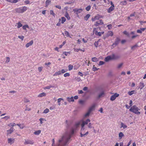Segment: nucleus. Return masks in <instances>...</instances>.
Returning <instances> with one entry per match:
<instances>
[{
	"instance_id": "nucleus-44",
	"label": "nucleus",
	"mask_w": 146,
	"mask_h": 146,
	"mask_svg": "<svg viewBox=\"0 0 146 146\" xmlns=\"http://www.w3.org/2000/svg\"><path fill=\"white\" fill-rule=\"evenodd\" d=\"M68 69L69 70H70L72 69L73 68V65L70 64L68 66Z\"/></svg>"
},
{
	"instance_id": "nucleus-57",
	"label": "nucleus",
	"mask_w": 146,
	"mask_h": 146,
	"mask_svg": "<svg viewBox=\"0 0 146 146\" xmlns=\"http://www.w3.org/2000/svg\"><path fill=\"white\" fill-rule=\"evenodd\" d=\"M50 13L51 15H52L54 17L55 16V14L54 13L53 11L52 10H51L50 11Z\"/></svg>"
},
{
	"instance_id": "nucleus-46",
	"label": "nucleus",
	"mask_w": 146,
	"mask_h": 146,
	"mask_svg": "<svg viewBox=\"0 0 146 146\" xmlns=\"http://www.w3.org/2000/svg\"><path fill=\"white\" fill-rule=\"evenodd\" d=\"M120 4L122 5H126L127 4V2L126 1H125L121 2Z\"/></svg>"
},
{
	"instance_id": "nucleus-50",
	"label": "nucleus",
	"mask_w": 146,
	"mask_h": 146,
	"mask_svg": "<svg viewBox=\"0 0 146 146\" xmlns=\"http://www.w3.org/2000/svg\"><path fill=\"white\" fill-rule=\"evenodd\" d=\"M70 76V74L69 73H66L64 74V77H66L69 76Z\"/></svg>"
},
{
	"instance_id": "nucleus-27",
	"label": "nucleus",
	"mask_w": 146,
	"mask_h": 146,
	"mask_svg": "<svg viewBox=\"0 0 146 146\" xmlns=\"http://www.w3.org/2000/svg\"><path fill=\"white\" fill-rule=\"evenodd\" d=\"M120 41V39L118 38H117L116 40L113 44H115L116 45H117L119 43Z\"/></svg>"
},
{
	"instance_id": "nucleus-47",
	"label": "nucleus",
	"mask_w": 146,
	"mask_h": 146,
	"mask_svg": "<svg viewBox=\"0 0 146 146\" xmlns=\"http://www.w3.org/2000/svg\"><path fill=\"white\" fill-rule=\"evenodd\" d=\"M49 111V110L48 108H46L44 110L43 113H48Z\"/></svg>"
},
{
	"instance_id": "nucleus-20",
	"label": "nucleus",
	"mask_w": 146,
	"mask_h": 146,
	"mask_svg": "<svg viewBox=\"0 0 146 146\" xmlns=\"http://www.w3.org/2000/svg\"><path fill=\"white\" fill-rule=\"evenodd\" d=\"M124 136V134L122 132H120L119 134V139H121Z\"/></svg>"
},
{
	"instance_id": "nucleus-34",
	"label": "nucleus",
	"mask_w": 146,
	"mask_h": 146,
	"mask_svg": "<svg viewBox=\"0 0 146 146\" xmlns=\"http://www.w3.org/2000/svg\"><path fill=\"white\" fill-rule=\"evenodd\" d=\"M104 95V91H102L98 95L99 98H100L102 96H103Z\"/></svg>"
},
{
	"instance_id": "nucleus-7",
	"label": "nucleus",
	"mask_w": 146,
	"mask_h": 146,
	"mask_svg": "<svg viewBox=\"0 0 146 146\" xmlns=\"http://www.w3.org/2000/svg\"><path fill=\"white\" fill-rule=\"evenodd\" d=\"M81 120L82 123L81 124V127H84L85 125L87 124L88 122L90 121V120L89 119H87L85 121H84L83 119Z\"/></svg>"
},
{
	"instance_id": "nucleus-26",
	"label": "nucleus",
	"mask_w": 146,
	"mask_h": 146,
	"mask_svg": "<svg viewBox=\"0 0 146 146\" xmlns=\"http://www.w3.org/2000/svg\"><path fill=\"white\" fill-rule=\"evenodd\" d=\"M90 113V112L88 111L84 115V118L88 117Z\"/></svg>"
},
{
	"instance_id": "nucleus-54",
	"label": "nucleus",
	"mask_w": 146,
	"mask_h": 146,
	"mask_svg": "<svg viewBox=\"0 0 146 146\" xmlns=\"http://www.w3.org/2000/svg\"><path fill=\"white\" fill-rule=\"evenodd\" d=\"M94 45L96 47H97L98 46V41H96L94 42Z\"/></svg>"
},
{
	"instance_id": "nucleus-49",
	"label": "nucleus",
	"mask_w": 146,
	"mask_h": 146,
	"mask_svg": "<svg viewBox=\"0 0 146 146\" xmlns=\"http://www.w3.org/2000/svg\"><path fill=\"white\" fill-rule=\"evenodd\" d=\"M2 119H5L6 120H7L8 119H9L10 118V117L9 116L7 115L6 116L2 118Z\"/></svg>"
},
{
	"instance_id": "nucleus-4",
	"label": "nucleus",
	"mask_w": 146,
	"mask_h": 146,
	"mask_svg": "<svg viewBox=\"0 0 146 146\" xmlns=\"http://www.w3.org/2000/svg\"><path fill=\"white\" fill-rule=\"evenodd\" d=\"M88 134V132L87 131L85 132V128L84 127H81V132L80 133V137H85Z\"/></svg>"
},
{
	"instance_id": "nucleus-38",
	"label": "nucleus",
	"mask_w": 146,
	"mask_h": 146,
	"mask_svg": "<svg viewBox=\"0 0 146 146\" xmlns=\"http://www.w3.org/2000/svg\"><path fill=\"white\" fill-rule=\"evenodd\" d=\"M27 7L25 6L23 7L21 9L23 13L24 12L27 10Z\"/></svg>"
},
{
	"instance_id": "nucleus-12",
	"label": "nucleus",
	"mask_w": 146,
	"mask_h": 146,
	"mask_svg": "<svg viewBox=\"0 0 146 146\" xmlns=\"http://www.w3.org/2000/svg\"><path fill=\"white\" fill-rule=\"evenodd\" d=\"M73 11L76 14H78L81 12L82 11V9H75L73 10Z\"/></svg>"
},
{
	"instance_id": "nucleus-48",
	"label": "nucleus",
	"mask_w": 146,
	"mask_h": 146,
	"mask_svg": "<svg viewBox=\"0 0 146 146\" xmlns=\"http://www.w3.org/2000/svg\"><path fill=\"white\" fill-rule=\"evenodd\" d=\"M92 61L94 62H96L98 60L97 58H96L95 57H94L92 58Z\"/></svg>"
},
{
	"instance_id": "nucleus-1",
	"label": "nucleus",
	"mask_w": 146,
	"mask_h": 146,
	"mask_svg": "<svg viewBox=\"0 0 146 146\" xmlns=\"http://www.w3.org/2000/svg\"><path fill=\"white\" fill-rule=\"evenodd\" d=\"M120 58V56L117 55H115L112 54L111 55L108 56L105 58V60L106 62H108L110 60H116Z\"/></svg>"
},
{
	"instance_id": "nucleus-9",
	"label": "nucleus",
	"mask_w": 146,
	"mask_h": 146,
	"mask_svg": "<svg viewBox=\"0 0 146 146\" xmlns=\"http://www.w3.org/2000/svg\"><path fill=\"white\" fill-rule=\"evenodd\" d=\"M119 95V94L117 93H115L113 95H112L110 98L111 100L112 101H114L115 100L116 98L118 97Z\"/></svg>"
},
{
	"instance_id": "nucleus-25",
	"label": "nucleus",
	"mask_w": 146,
	"mask_h": 146,
	"mask_svg": "<svg viewBox=\"0 0 146 146\" xmlns=\"http://www.w3.org/2000/svg\"><path fill=\"white\" fill-rule=\"evenodd\" d=\"M15 11L17 13H23L22 9L21 8H17L15 9Z\"/></svg>"
},
{
	"instance_id": "nucleus-22",
	"label": "nucleus",
	"mask_w": 146,
	"mask_h": 146,
	"mask_svg": "<svg viewBox=\"0 0 146 146\" xmlns=\"http://www.w3.org/2000/svg\"><path fill=\"white\" fill-rule=\"evenodd\" d=\"M94 108L95 106L94 105H93L89 108L88 111L91 113L92 111L94 110Z\"/></svg>"
},
{
	"instance_id": "nucleus-19",
	"label": "nucleus",
	"mask_w": 146,
	"mask_h": 146,
	"mask_svg": "<svg viewBox=\"0 0 146 146\" xmlns=\"http://www.w3.org/2000/svg\"><path fill=\"white\" fill-rule=\"evenodd\" d=\"M113 32L111 31H109L106 34V36L108 37L109 36H112L113 35Z\"/></svg>"
},
{
	"instance_id": "nucleus-11",
	"label": "nucleus",
	"mask_w": 146,
	"mask_h": 146,
	"mask_svg": "<svg viewBox=\"0 0 146 146\" xmlns=\"http://www.w3.org/2000/svg\"><path fill=\"white\" fill-rule=\"evenodd\" d=\"M103 24H104V23L102 20H100L97 21L94 24V25L95 26H97L100 25H102Z\"/></svg>"
},
{
	"instance_id": "nucleus-6",
	"label": "nucleus",
	"mask_w": 146,
	"mask_h": 146,
	"mask_svg": "<svg viewBox=\"0 0 146 146\" xmlns=\"http://www.w3.org/2000/svg\"><path fill=\"white\" fill-rule=\"evenodd\" d=\"M64 138H65L66 139V141L65 142V144H66L67 143L69 140H68L67 137L66 135L64 134V135L58 141V143L57 144L58 146H59L60 145V143H61L63 140Z\"/></svg>"
},
{
	"instance_id": "nucleus-63",
	"label": "nucleus",
	"mask_w": 146,
	"mask_h": 146,
	"mask_svg": "<svg viewBox=\"0 0 146 146\" xmlns=\"http://www.w3.org/2000/svg\"><path fill=\"white\" fill-rule=\"evenodd\" d=\"M138 36V35H134L131 37V38L132 39H133Z\"/></svg>"
},
{
	"instance_id": "nucleus-42",
	"label": "nucleus",
	"mask_w": 146,
	"mask_h": 146,
	"mask_svg": "<svg viewBox=\"0 0 146 146\" xmlns=\"http://www.w3.org/2000/svg\"><path fill=\"white\" fill-rule=\"evenodd\" d=\"M61 23L63 24L66 21V19L64 17H62L61 18Z\"/></svg>"
},
{
	"instance_id": "nucleus-64",
	"label": "nucleus",
	"mask_w": 146,
	"mask_h": 146,
	"mask_svg": "<svg viewBox=\"0 0 146 146\" xmlns=\"http://www.w3.org/2000/svg\"><path fill=\"white\" fill-rule=\"evenodd\" d=\"M67 71L66 70H65L64 69H62L61 71V74H63Z\"/></svg>"
},
{
	"instance_id": "nucleus-14",
	"label": "nucleus",
	"mask_w": 146,
	"mask_h": 146,
	"mask_svg": "<svg viewBox=\"0 0 146 146\" xmlns=\"http://www.w3.org/2000/svg\"><path fill=\"white\" fill-rule=\"evenodd\" d=\"M81 123H82L81 120H80V121L76 122L75 123L74 125V127L75 128H76L78 127L80 125H81Z\"/></svg>"
},
{
	"instance_id": "nucleus-2",
	"label": "nucleus",
	"mask_w": 146,
	"mask_h": 146,
	"mask_svg": "<svg viewBox=\"0 0 146 146\" xmlns=\"http://www.w3.org/2000/svg\"><path fill=\"white\" fill-rule=\"evenodd\" d=\"M140 109L135 105L133 106L129 109L130 111L137 115L140 114V112L138 111Z\"/></svg>"
},
{
	"instance_id": "nucleus-40",
	"label": "nucleus",
	"mask_w": 146,
	"mask_h": 146,
	"mask_svg": "<svg viewBox=\"0 0 146 146\" xmlns=\"http://www.w3.org/2000/svg\"><path fill=\"white\" fill-rule=\"evenodd\" d=\"M63 100V99L62 98H59L58 99V105L59 106L60 105V102L61 100Z\"/></svg>"
},
{
	"instance_id": "nucleus-53",
	"label": "nucleus",
	"mask_w": 146,
	"mask_h": 146,
	"mask_svg": "<svg viewBox=\"0 0 146 146\" xmlns=\"http://www.w3.org/2000/svg\"><path fill=\"white\" fill-rule=\"evenodd\" d=\"M90 8H91L90 6L89 5L86 7V9L87 11H88L90 10Z\"/></svg>"
},
{
	"instance_id": "nucleus-23",
	"label": "nucleus",
	"mask_w": 146,
	"mask_h": 146,
	"mask_svg": "<svg viewBox=\"0 0 146 146\" xmlns=\"http://www.w3.org/2000/svg\"><path fill=\"white\" fill-rule=\"evenodd\" d=\"M7 1L12 3H15L17 2L18 0H6Z\"/></svg>"
},
{
	"instance_id": "nucleus-52",
	"label": "nucleus",
	"mask_w": 146,
	"mask_h": 146,
	"mask_svg": "<svg viewBox=\"0 0 146 146\" xmlns=\"http://www.w3.org/2000/svg\"><path fill=\"white\" fill-rule=\"evenodd\" d=\"M52 87H53L52 86H47L44 87V89H49L50 88H52Z\"/></svg>"
},
{
	"instance_id": "nucleus-61",
	"label": "nucleus",
	"mask_w": 146,
	"mask_h": 146,
	"mask_svg": "<svg viewBox=\"0 0 146 146\" xmlns=\"http://www.w3.org/2000/svg\"><path fill=\"white\" fill-rule=\"evenodd\" d=\"M88 127L90 128H93V127L92 126V124L91 123H89L88 125Z\"/></svg>"
},
{
	"instance_id": "nucleus-24",
	"label": "nucleus",
	"mask_w": 146,
	"mask_h": 146,
	"mask_svg": "<svg viewBox=\"0 0 146 146\" xmlns=\"http://www.w3.org/2000/svg\"><path fill=\"white\" fill-rule=\"evenodd\" d=\"M121 128H123V129L126 128L127 126L126 125L124 124L123 123L121 122Z\"/></svg>"
},
{
	"instance_id": "nucleus-37",
	"label": "nucleus",
	"mask_w": 146,
	"mask_h": 146,
	"mask_svg": "<svg viewBox=\"0 0 146 146\" xmlns=\"http://www.w3.org/2000/svg\"><path fill=\"white\" fill-rule=\"evenodd\" d=\"M16 125H17V124H16L15 123H10L8 125V126L12 127H13L14 126H15Z\"/></svg>"
},
{
	"instance_id": "nucleus-39",
	"label": "nucleus",
	"mask_w": 146,
	"mask_h": 146,
	"mask_svg": "<svg viewBox=\"0 0 146 146\" xmlns=\"http://www.w3.org/2000/svg\"><path fill=\"white\" fill-rule=\"evenodd\" d=\"M27 28H29V27L28 25H25L23 27V29L24 30H26Z\"/></svg>"
},
{
	"instance_id": "nucleus-10",
	"label": "nucleus",
	"mask_w": 146,
	"mask_h": 146,
	"mask_svg": "<svg viewBox=\"0 0 146 146\" xmlns=\"http://www.w3.org/2000/svg\"><path fill=\"white\" fill-rule=\"evenodd\" d=\"M25 142H24V144L27 145L28 144H33L34 143V142L33 141L30 140H25Z\"/></svg>"
},
{
	"instance_id": "nucleus-58",
	"label": "nucleus",
	"mask_w": 146,
	"mask_h": 146,
	"mask_svg": "<svg viewBox=\"0 0 146 146\" xmlns=\"http://www.w3.org/2000/svg\"><path fill=\"white\" fill-rule=\"evenodd\" d=\"M18 37L19 38L21 39L22 40H23L24 38V36H19Z\"/></svg>"
},
{
	"instance_id": "nucleus-60",
	"label": "nucleus",
	"mask_w": 146,
	"mask_h": 146,
	"mask_svg": "<svg viewBox=\"0 0 146 146\" xmlns=\"http://www.w3.org/2000/svg\"><path fill=\"white\" fill-rule=\"evenodd\" d=\"M6 58V63H8L10 61V58L9 57H7Z\"/></svg>"
},
{
	"instance_id": "nucleus-45",
	"label": "nucleus",
	"mask_w": 146,
	"mask_h": 146,
	"mask_svg": "<svg viewBox=\"0 0 146 146\" xmlns=\"http://www.w3.org/2000/svg\"><path fill=\"white\" fill-rule=\"evenodd\" d=\"M135 91L134 90H133V91H129L128 92V94L129 95H132V94H133L134 93V92H135Z\"/></svg>"
},
{
	"instance_id": "nucleus-5",
	"label": "nucleus",
	"mask_w": 146,
	"mask_h": 146,
	"mask_svg": "<svg viewBox=\"0 0 146 146\" xmlns=\"http://www.w3.org/2000/svg\"><path fill=\"white\" fill-rule=\"evenodd\" d=\"M100 27H98L97 28H94L93 29V33L95 34L96 35L100 36L102 34L104 33V32H98V29H100Z\"/></svg>"
},
{
	"instance_id": "nucleus-29",
	"label": "nucleus",
	"mask_w": 146,
	"mask_h": 146,
	"mask_svg": "<svg viewBox=\"0 0 146 146\" xmlns=\"http://www.w3.org/2000/svg\"><path fill=\"white\" fill-rule=\"evenodd\" d=\"M46 96V94L44 92H42L39 94L38 96V97H42L45 96Z\"/></svg>"
},
{
	"instance_id": "nucleus-3",
	"label": "nucleus",
	"mask_w": 146,
	"mask_h": 146,
	"mask_svg": "<svg viewBox=\"0 0 146 146\" xmlns=\"http://www.w3.org/2000/svg\"><path fill=\"white\" fill-rule=\"evenodd\" d=\"M75 131V129L72 128V129L70 134H69L67 132H65V134L67 137L68 140H69L70 139L71 137V136L74 134Z\"/></svg>"
},
{
	"instance_id": "nucleus-15",
	"label": "nucleus",
	"mask_w": 146,
	"mask_h": 146,
	"mask_svg": "<svg viewBox=\"0 0 146 146\" xmlns=\"http://www.w3.org/2000/svg\"><path fill=\"white\" fill-rule=\"evenodd\" d=\"M33 40L27 43L25 45V46L26 48H28L29 46L32 45L33 44Z\"/></svg>"
},
{
	"instance_id": "nucleus-8",
	"label": "nucleus",
	"mask_w": 146,
	"mask_h": 146,
	"mask_svg": "<svg viewBox=\"0 0 146 146\" xmlns=\"http://www.w3.org/2000/svg\"><path fill=\"white\" fill-rule=\"evenodd\" d=\"M103 17L102 15L99 14L96 15L94 17H92V20L93 21H95L96 20H98L100 18H102Z\"/></svg>"
},
{
	"instance_id": "nucleus-18",
	"label": "nucleus",
	"mask_w": 146,
	"mask_h": 146,
	"mask_svg": "<svg viewBox=\"0 0 146 146\" xmlns=\"http://www.w3.org/2000/svg\"><path fill=\"white\" fill-rule=\"evenodd\" d=\"M17 125L19 126L21 129H23L25 127L24 123L17 124Z\"/></svg>"
},
{
	"instance_id": "nucleus-13",
	"label": "nucleus",
	"mask_w": 146,
	"mask_h": 146,
	"mask_svg": "<svg viewBox=\"0 0 146 146\" xmlns=\"http://www.w3.org/2000/svg\"><path fill=\"white\" fill-rule=\"evenodd\" d=\"M15 141V139L9 138L8 139V143H9L10 145H12L13 143Z\"/></svg>"
},
{
	"instance_id": "nucleus-32",
	"label": "nucleus",
	"mask_w": 146,
	"mask_h": 146,
	"mask_svg": "<svg viewBox=\"0 0 146 146\" xmlns=\"http://www.w3.org/2000/svg\"><path fill=\"white\" fill-rule=\"evenodd\" d=\"M17 28H19L21 27H22L23 26L22 24L20 22H18L17 23Z\"/></svg>"
},
{
	"instance_id": "nucleus-17",
	"label": "nucleus",
	"mask_w": 146,
	"mask_h": 146,
	"mask_svg": "<svg viewBox=\"0 0 146 146\" xmlns=\"http://www.w3.org/2000/svg\"><path fill=\"white\" fill-rule=\"evenodd\" d=\"M67 100L69 102H74V100L73 97H71V98L67 97Z\"/></svg>"
},
{
	"instance_id": "nucleus-35",
	"label": "nucleus",
	"mask_w": 146,
	"mask_h": 146,
	"mask_svg": "<svg viewBox=\"0 0 146 146\" xmlns=\"http://www.w3.org/2000/svg\"><path fill=\"white\" fill-rule=\"evenodd\" d=\"M64 34L67 37H69L71 38V37L70 36L69 33L67 31H65L64 32Z\"/></svg>"
},
{
	"instance_id": "nucleus-16",
	"label": "nucleus",
	"mask_w": 146,
	"mask_h": 146,
	"mask_svg": "<svg viewBox=\"0 0 146 146\" xmlns=\"http://www.w3.org/2000/svg\"><path fill=\"white\" fill-rule=\"evenodd\" d=\"M145 86L144 83L143 82H140L139 84V86L138 89H142Z\"/></svg>"
},
{
	"instance_id": "nucleus-21",
	"label": "nucleus",
	"mask_w": 146,
	"mask_h": 146,
	"mask_svg": "<svg viewBox=\"0 0 146 146\" xmlns=\"http://www.w3.org/2000/svg\"><path fill=\"white\" fill-rule=\"evenodd\" d=\"M114 7H113L110 6V8L108 9L107 11L108 13H110L114 9Z\"/></svg>"
},
{
	"instance_id": "nucleus-55",
	"label": "nucleus",
	"mask_w": 146,
	"mask_h": 146,
	"mask_svg": "<svg viewBox=\"0 0 146 146\" xmlns=\"http://www.w3.org/2000/svg\"><path fill=\"white\" fill-rule=\"evenodd\" d=\"M99 69V68H97L96 67H95L94 66H93V67L92 68V70L94 71H96Z\"/></svg>"
},
{
	"instance_id": "nucleus-31",
	"label": "nucleus",
	"mask_w": 146,
	"mask_h": 146,
	"mask_svg": "<svg viewBox=\"0 0 146 146\" xmlns=\"http://www.w3.org/2000/svg\"><path fill=\"white\" fill-rule=\"evenodd\" d=\"M13 131V128H11L10 129L7 130V134H10Z\"/></svg>"
},
{
	"instance_id": "nucleus-30",
	"label": "nucleus",
	"mask_w": 146,
	"mask_h": 146,
	"mask_svg": "<svg viewBox=\"0 0 146 146\" xmlns=\"http://www.w3.org/2000/svg\"><path fill=\"white\" fill-rule=\"evenodd\" d=\"M65 16L67 18L68 20H69L70 19V17L67 12H66L65 13Z\"/></svg>"
},
{
	"instance_id": "nucleus-36",
	"label": "nucleus",
	"mask_w": 146,
	"mask_h": 146,
	"mask_svg": "<svg viewBox=\"0 0 146 146\" xmlns=\"http://www.w3.org/2000/svg\"><path fill=\"white\" fill-rule=\"evenodd\" d=\"M90 16L89 14L87 15L86 16L84 17V19L85 20L87 21Z\"/></svg>"
},
{
	"instance_id": "nucleus-62",
	"label": "nucleus",
	"mask_w": 146,
	"mask_h": 146,
	"mask_svg": "<svg viewBox=\"0 0 146 146\" xmlns=\"http://www.w3.org/2000/svg\"><path fill=\"white\" fill-rule=\"evenodd\" d=\"M104 63V62L102 61H100L99 64V65H103Z\"/></svg>"
},
{
	"instance_id": "nucleus-41",
	"label": "nucleus",
	"mask_w": 146,
	"mask_h": 146,
	"mask_svg": "<svg viewBox=\"0 0 146 146\" xmlns=\"http://www.w3.org/2000/svg\"><path fill=\"white\" fill-rule=\"evenodd\" d=\"M51 2V1L49 0H46V6H47Z\"/></svg>"
},
{
	"instance_id": "nucleus-51",
	"label": "nucleus",
	"mask_w": 146,
	"mask_h": 146,
	"mask_svg": "<svg viewBox=\"0 0 146 146\" xmlns=\"http://www.w3.org/2000/svg\"><path fill=\"white\" fill-rule=\"evenodd\" d=\"M24 102L25 103H27L30 102V100L26 98H24Z\"/></svg>"
},
{
	"instance_id": "nucleus-28",
	"label": "nucleus",
	"mask_w": 146,
	"mask_h": 146,
	"mask_svg": "<svg viewBox=\"0 0 146 146\" xmlns=\"http://www.w3.org/2000/svg\"><path fill=\"white\" fill-rule=\"evenodd\" d=\"M61 74V72L60 71H59L58 72H56L55 73L53 74V76H57Z\"/></svg>"
},
{
	"instance_id": "nucleus-43",
	"label": "nucleus",
	"mask_w": 146,
	"mask_h": 146,
	"mask_svg": "<svg viewBox=\"0 0 146 146\" xmlns=\"http://www.w3.org/2000/svg\"><path fill=\"white\" fill-rule=\"evenodd\" d=\"M85 101L84 100H79V102L81 105H83L84 104Z\"/></svg>"
},
{
	"instance_id": "nucleus-33",
	"label": "nucleus",
	"mask_w": 146,
	"mask_h": 146,
	"mask_svg": "<svg viewBox=\"0 0 146 146\" xmlns=\"http://www.w3.org/2000/svg\"><path fill=\"white\" fill-rule=\"evenodd\" d=\"M138 47V45L137 44L134 45L131 47V49L132 50H134Z\"/></svg>"
},
{
	"instance_id": "nucleus-59",
	"label": "nucleus",
	"mask_w": 146,
	"mask_h": 146,
	"mask_svg": "<svg viewBox=\"0 0 146 146\" xmlns=\"http://www.w3.org/2000/svg\"><path fill=\"white\" fill-rule=\"evenodd\" d=\"M123 65V63H121L119 64L117 66V68H121V66H122Z\"/></svg>"
},
{
	"instance_id": "nucleus-56",
	"label": "nucleus",
	"mask_w": 146,
	"mask_h": 146,
	"mask_svg": "<svg viewBox=\"0 0 146 146\" xmlns=\"http://www.w3.org/2000/svg\"><path fill=\"white\" fill-rule=\"evenodd\" d=\"M63 54H64L66 56H67L68 55V54H70V52H63Z\"/></svg>"
}]
</instances>
